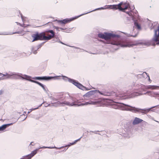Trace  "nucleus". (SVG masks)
<instances>
[{
    "mask_svg": "<svg viewBox=\"0 0 159 159\" xmlns=\"http://www.w3.org/2000/svg\"><path fill=\"white\" fill-rule=\"evenodd\" d=\"M54 100L56 101V102H51V103H48L46 102H43L42 103L37 106V107H38L39 108L43 105L45 107L48 106L57 107L60 106H64L65 105L79 106L87 105L88 104L95 105H97L98 106H104V105H105L104 103H103L105 100H99L96 101H92L91 100H90L88 102H85L84 103H80L79 104V103L77 104L74 102L70 103L66 101L61 102L58 101V100Z\"/></svg>",
    "mask_w": 159,
    "mask_h": 159,
    "instance_id": "nucleus-1",
    "label": "nucleus"
},
{
    "mask_svg": "<svg viewBox=\"0 0 159 159\" xmlns=\"http://www.w3.org/2000/svg\"><path fill=\"white\" fill-rule=\"evenodd\" d=\"M50 32L52 34L51 35H48V36H45V34L44 33H42L39 34H34L32 36L31 41L32 42H34L39 40H49L53 38L54 35V33L51 30Z\"/></svg>",
    "mask_w": 159,
    "mask_h": 159,
    "instance_id": "nucleus-2",
    "label": "nucleus"
},
{
    "mask_svg": "<svg viewBox=\"0 0 159 159\" xmlns=\"http://www.w3.org/2000/svg\"><path fill=\"white\" fill-rule=\"evenodd\" d=\"M129 7V5L127 3H120L118 5L107 6L105 7V9H119L123 11L127 9Z\"/></svg>",
    "mask_w": 159,
    "mask_h": 159,
    "instance_id": "nucleus-3",
    "label": "nucleus"
},
{
    "mask_svg": "<svg viewBox=\"0 0 159 159\" xmlns=\"http://www.w3.org/2000/svg\"><path fill=\"white\" fill-rule=\"evenodd\" d=\"M63 79L65 80H68L70 82L72 83L73 84H74V85L77 86L80 89L83 90L84 89V87H83L81 84L75 82L74 80L70 79L66 77H63Z\"/></svg>",
    "mask_w": 159,
    "mask_h": 159,
    "instance_id": "nucleus-4",
    "label": "nucleus"
},
{
    "mask_svg": "<svg viewBox=\"0 0 159 159\" xmlns=\"http://www.w3.org/2000/svg\"><path fill=\"white\" fill-rule=\"evenodd\" d=\"M143 121V120L139 118L136 117L134 119L132 124L134 125L139 124Z\"/></svg>",
    "mask_w": 159,
    "mask_h": 159,
    "instance_id": "nucleus-5",
    "label": "nucleus"
},
{
    "mask_svg": "<svg viewBox=\"0 0 159 159\" xmlns=\"http://www.w3.org/2000/svg\"><path fill=\"white\" fill-rule=\"evenodd\" d=\"M58 77H36L35 79L38 80H49L52 79L54 78L57 79Z\"/></svg>",
    "mask_w": 159,
    "mask_h": 159,
    "instance_id": "nucleus-6",
    "label": "nucleus"
},
{
    "mask_svg": "<svg viewBox=\"0 0 159 159\" xmlns=\"http://www.w3.org/2000/svg\"><path fill=\"white\" fill-rule=\"evenodd\" d=\"M13 124L12 123L4 124L0 126V131H2L4 130L7 127Z\"/></svg>",
    "mask_w": 159,
    "mask_h": 159,
    "instance_id": "nucleus-7",
    "label": "nucleus"
},
{
    "mask_svg": "<svg viewBox=\"0 0 159 159\" xmlns=\"http://www.w3.org/2000/svg\"><path fill=\"white\" fill-rule=\"evenodd\" d=\"M63 147H60L58 148V147H55V146H54V147H52L43 146L42 147H40L39 148V149H40V148H49V149L55 148L56 149H61L63 148Z\"/></svg>",
    "mask_w": 159,
    "mask_h": 159,
    "instance_id": "nucleus-8",
    "label": "nucleus"
},
{
    "mask_svg": "<svg viewBox=\"0 0 159 159\" xmlns=\"http://www.w3.org/2000/svg\"><path fill=\"white\" fill-rule=\"evenodd\" d=\"M39 149V148L36 149L35 150L32 151L30 154H28V155L31 157V158L37 153V151Z\"/></svg>",
    "mask_w": 159,
    "mask_h": 159,
    "instance_id": "nucleus-9",
    "label": "nucleus"
},
{
    "mask_svg": "<svg viewBox=\"0 0 159 159\" xmlns=\"http://www.w3.org/2000/svg\"><path fill=\"white\" fill-rule=\"evenodd\" d=\"M159 36V29L156 30L155 32V40L156 41H158L159 40V38L158 37Z\"/></svg>",
    "mask_w": 159,
    "mask_h": 159,
    "instance_id": "nucleus-10",
    "label": "nucleus"
},
{
    "mask_svg": "<svg viewBox=\"0 0 159 159\" xmlns=\"http://www.w3.org/2000/svg\"><path fill=\"white\" fill-rule=\"evenodd\" d=\"M38 108V107H35V108H32L31 109H30V111H29L28 112V113H27V114H29L33 110H34L35 109H37Z\"/></svg>",
    "mask_w": 159,
    "mask_h": 159,
    "instance_id": "nucleus-11",
    "label": "nucleus"
},
{
    "mask_svg": "<svg viewBox=\"0 0 159 159\" xmlns=\"http://www.w3.org/2000/svg\"><path fill=\"white\" fill-rule=\"evenodd\" d=\"M73 145H74V144H73V143H70L69 144L66 145L65 146H63L62 147H63V148H64V147H69L70 146Z\"/></svg>",
    "mask_w": 159,
    "mask_h": 159,
    "instance_id": "nucleus-12",
    "label": "nucleus"
},
{
    "mask_svg": "<svg viewBox=\"0 0 159 159\" xmlns=\"http://www.w3.org/2000/svg\"><path fill=\"white\" fill-rule=\"evenodd\" d=\"M82 138V137H81L79 139H77L76 140H75L73 142V144H75L78 141H79Z\"/></svg>",
    "mask_w": 159,
    "mask_h": 159,
    "instance_id": "nucleus-13",
    "label": "nucleus"
},
{
    "mask_svg": "<svg viewBox=\"0 0 159 159\" xmlns=\"http://www.w3.org/2000/svg\"><path fill=\"white\" fill-rule=\"evenodd\" d=\"M24 78L28 80H30V78L29 76L27 75H25L24 77H23Z\"/></svg>",
    "mask_w": 159,
    "mask_h": 159,
    "instance_id": "nucleus-14",
    "label": "nucleus"
},
{
    "mask_svg": "<svg viewBox=\"0 0 159 159\" xmlns=\"http://www.w3.org/2000/svg\"><path fill=\"white\" fill-rule=\"evenodd\" d=\"M36 83H38V84H39V85H40V86H41L43 88V86L41 84H40V83H39L36 82Z\"/></svg>",
    "mask_w": 159,
    "mask_h": 159,
    "instance_id": "nucleus-15",
    "label": "nucleus"
},
{
    "mask_svg": "<svg viewBox=\"0 0 159 159\" xmlns=\"http://www.w3.org/2000/svg\"><path fill=\"white\" fill-rule=\"evenodd\" d=\"M15 78H19V76L18 75H16L15 76Z\"/></svg>",
    "mask_w": 159,
    "mask_h": 159,
    "instance_id": "nucleus-16",
    "label": "nucleus"
},
{
    "mask_svg": "<svg viewBox=\"0 0 159 159\" xmlns=\"http://www.w3.org/2000/svg\"><path fill=\"white\" fill-rule=\"evenodd\" d=\"M67 149H68V148H67L66 149V148H64L62 151L65 152Z\"/></svg>",
    "mask_w": 159,
    "mask_h": 159,
    "instance_id": "nucleus-17",
    "label": "nucleus"
},
{
    "mask_svg": "<svg viewBox=\"0 0 159 159\" xmlns=\"http://www.w3.org/2000/svg\"><path fill=\"white\" fill-rule=\"evenodd\" d=\"M3 76H4V77L2 79H5V78H6L9 77L8 76L7 77H6V76L4 75Z\"/></svg>",
    "mask_w": 159,
    "mask_h": 159,
    "instance_id": "nucleus-18",
    "label": "nucleus"
},
{
    "mask_svg": "<svg viewBox=\"0 0 159 159\" xmlns=\"http://www.w3.org/2000/svg\"><path fill=\"white\" fill-rule=\"evenodd\" d=\"M90 132H93V133H94L96 134H97L96 131H90Z\"/></svg>",
    "mask_w": 159,
    "mask_h": 159,
    "instance_id": "nucleus-19",
    "label": "nucleus"
},
{
    "mask_svg": "<svg viewBox=\"0 0 159 159\" xmlns=\"http://www.w3.org/2000/svg\"><path fill=\"white\" fill-rule=\"evenodd\" d=\"M32 143H33V142H31L30 143V145H32V146H34V145L32 144Z\"/></svg>",
    "mask_w": 159,
    "mask_h": 159,
    "instance_id": "nucleus-20",
    "label": "nucleus"
},
{
    "mask_svg": "<svg viewBox=\"0 0 159 159\" xmlns=\"http://www.w3.org/2000/svg\"><path fill=\"white\" fill-rule=\"evenodd\" d=\"M99 36L101 37V38H103L104 37V36H100V35H99Z\"/></svg>",
    "mask_w": 159,
    "mask_h": 159,
    "instance_id": "nucleus-21",
    "label": "nucleus"
},
{
    "mask_svg": "<svg viewBox=\"0 0 159 159\" xmlns=\"http://www.w3.org/2000/svg\"><path fill=\"white\" fill-rule=\"evenodd\" d=\"M27 118V116L23 120H24Z\"/></svg>",
    "mask_w": 159,
    "mask_h": 159,
    "instance_id": "nucleus-22",
    "label": "nucleus"
},
{
    "mask_svg": "<svg viewBox=\"0 0 159 159\" xmlns=\"http://www.w3.org/2000/svg\"><path fill=\"white\" fill-rule=\"evenodd\" d=\"M61 152V151H59V152H58L60 153V152Z\"/></svg>",
    "mask_w": 159,
    "mask_h": 159,
    "instance_id": "nucleus-23",
    "label": "nucleus"
},
{
    "mask_svg": "<svg viewBox=\"0 0 159 159\" xmlns=\"http://www.w3.org/2000/svg\"><path fill=\"white\" fill-rule=\"evenodd\" d=\"M24 113H26V112H25H25H24Z\"/></svg>",
    "mask_w": 159,
    "mask_h": 159,
    "instance_id": "nucleus-24",
    "label": "nucleus"
},
{
    "mask_svg": "<svg viewBox=\"0 0 159 159\" xmlns=\"http://www.w3.org/2000/svg\"><path fill=\"white\" fill-rule=\"evenodd\" d=\"M74 20V19H72V20Z\"/></svg>",
    "mask_w": 159,
    "mask_h": 159,
    "instance_id": "nucleus-25",
    "label": "nucleus"
},
{
    "mask_svg": "<svg viewBox=\"0 0 159 159\" xmlns=\"http://www.w3.org/2000/svg\"><path fill=\"white\" fill-rule=\"evenodd\" d=\"M0 75H1V74H0Z\"/></svg>",
    "mask_w": 159,
    "mask_h": 159,
    "instance_id": "nucleus-26",
    "label": "nucleus"
}]
</instances>
